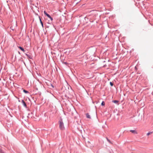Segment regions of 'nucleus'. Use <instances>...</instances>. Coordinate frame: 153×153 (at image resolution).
<instances>
[{"mask_svg":"<svg viewBox=\"0 0 153 153\" xmlns=\"http://www.w3.org/2000/svg\"><path fill=\"white\" fill-rule=\"evenodd\" d=\"M48 17L50 19L51 21H52L53 20V18L51 16L49 15V16H48Z\"/></svg>","mask_w":153,"mask_h":153,"instance_id":"obj_9","label":"nucleus"},{"mask_svg":"<svg viewBox=\"0 0 153 153\" xmlns=\"http://www.w3.org/2000/svg\"><path fill=\"white\" fill-rule=\"evenodd\" d=\"M86 116L87 118H89V119L91 118V117H90V115L88 113L86 114Z\"/></svg>","mask_w":153,"mask_h":153,"instance_id":"obj_5","label":"nucleus"},{"mask_svg":"<svg viewBox=\"0 0 153 153\" xmlns=\"http://www.w3.org/2000/svg\"><path fill=\"white\" fill-rule=\"evenodd\" d=\"M105 102L104 101H102V102L101 103V105H105Z\"/></svg>","mask_w":153,"mask_h":153,"instance_id":"obj_11","label":"nucleus"},{"mask_svg":"<svg viewBox=\"0 0 153 153\" xmlns=\"http://www.w3.org/2000/svg\"><path fill=\"white\" fill-rule=\"evenodd\" d=\"M110 84L111 86H112L113 85V84L112 82H110Z\"/></svg>","mask_w":153,"mask_h":153,"instance_id":"obj_13","label":"nucleus"},{"mask_svg":"<svg viewBox=\"0 0 153 153\" xmlns=\"http://www.w3.org/2000/svg\"><path fill=\"white\" fill-rule=\"evenodd\" d=\"M130 132L134 134H137V132L135 130H131Z\"/></svg>","mask_w":153,"mask_h":153,"instance_id":"obj_2","label":"nucleus"},{"mask_svg":"<svg viewBox=\"0 0 153 153\" xmlns=\"http://www.w3.org/2000/svg\"><path fill=\"white\" fill-rule=\"evenodd\" d=\"M0 153H4L3 151H2L0 149Z\"/></svg>","mask_w":153,"mask_h":153,"instance_id":"obj_14","label":"nucleus"},{"mask_svg":"<svg viewBox=\"0 0 153 153\" xmlns=\"http://www.w3.org/2000/svg\"><path fill=\"white\" fill-rule=\"evenodd\" d=\"M108 142H110V141L109 140H108Z\"/></svg>","mask_w":153,"mask_h":153,"instance_id":"obj_15","label":"nucleus"},{"mask_svg":"<svg viewBox=\"0 0 153 153\" xmlns=\"http://www.w3.org/2000/svg\"><path fill=\"white\" fill-rule=\"evenodd\" d=\"M22 104H23V105L25 107H26V103H25V101H24L23 100H22Z\"/></svg>","mask_w":153,"mask_h":153,"instance_id":"obj_3","label":"nucleus"},{"mask_svg":"<svg viewBox=\"0 0 153 153\" xmlns=\"http://www.w3.org/2000/svg\"><path fill=\"white\" fill-rule=\"evenodd\" d=\"M112 102L115 103H117L118 102V100H114Z\"/></svg>","mask_w":153,"mask_h":153,"instance_id":"obj_6","label":"nucleus"},{"mask_svg":"<svg viewBox=\"0 0 153 153\" xmlns=\"http://www.w3.org/2000/svg\"><path fill=\"white\" fill-rule=\"evenodd\" d=\"M59 127L61 130H62L64 129V124L62 122V120L61 119L59 121Z\"/></svg>","mask_w":153,"mask_h":153,"instance_id":"obj_1","label":"nucleus"},{"mask_svg":"<svg viewBox=\"0 0 153 153\" xmlns=\"http://www.w3.org/2000/svg\"><path fill=\"white\" fill-rule=\"evenodd\" d=\"M40 21L42 27H43V24L40 18Z\"/></svg>","mask_w":153,"mask_h":153,"instance_id":"obj_8","label":"nucleus"},{"mask_svg":"<svg viewBox=\"0 0 153 153\" xmlns=\"http://www.w3.org/2000/svg\"><path fill=\"white\" fill-rule=\"evenodd\" d=\"M152 133V132H149L147 134V136H149V135H150V134H151Z\"/></svg>","mask_w":153,"mask_h":153,"instance_id":"obj_12","label":"nucleus"},{"mask_svg":"<svg viewBox=\"0 0 153 153\" xmlns=\"http://www.w3.org/2000/svg\"><path fill=\"white\" fill-rule=\"evenodd\" d=\"M44 13L48 17V16H49V15L45 11H44Z\"/></svg>","mask_w":153,"mask_h":153,"instance_id":"obj_7","label":"nucleus"},{"mask_svg":"<svg viewBox=\"0 0 153 153\" xmlns=\"http://www.w3.org/2000/svg\"><path fill=\"white\" fill-rule=\"evenodd\" d=\"M18 48L20 49H21V50H22L23 52H25V51L24 49L22 48V47H21L20 46H19V47H18Z\"/></svg>","mask_w":153,"mask_h":153,"instance_id":"obj_4","label":"nucleus"},{"mask_svg":"<svg viewBox=\"0 0 153 153\" xmlns=\"http://www.w3.org/2000/svg\"><path fill=\"white\" fill-rule=\"evenodd\" d=\"M23 91L25 93H28V91L24 89L23 90Z\"/></svg>","mask_w":153,"mask_h":153,"instance_id":"obj_10","label":"nucleus"}]
</instances>
